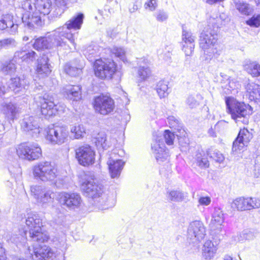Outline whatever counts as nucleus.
<instances>
[{
    "label": "nucleus",
    "mask_w": 260,
    "mask_h": 260,
    "mask_svg": "<svg viewBox=\"0 0 260 260\" xmlns=\"http://www.w3.org/2000/svg\"><path fill=\"white\" fill-rule=\"evenodd\" d=\"M196 163L201 168H207L209 166V161L204 151L198 152L196 155Z\"/></svg>",
    "instance_id": "obj_46"
},
{
    "label": "nucleus",
    "mask_w": 260,
    "mask_h": 260,
    "mask_svg": "<svg viewBox=\"0 0 260 260\" xmlns=\"http://www.w3.org/2000/svg\"><path fill=\"white\" fill-rule=\"evenodd\" d=\"M17 153L20 158L31 161L41 156L42 150L37 144L23 143L18 146Z\"/></svg>",
    "instance_id": "obj_8"
},
{
    "label": "nucleus",
    "mask_w": 260,
    "mask_h": 260,
    "mask_svg": "<svg viewBox=\"0 0 260 260\" xmlns=\"http://www.w3.org/2000/svg\"><path fill=\"white\" fill-rule=\"evenodd\" d=\"M94 143L99 148L106 149L111 146V143L107 139L106 135L104 133H100L94 138Z\"/></svg>",
    "instance_id": "obj_41"
},
{
    "label": "nucleus",
    "mask_w": 260,
    "mask_h": 260,
    "mask_svg": "<svg viewBox=\"0 0 260 260\" xmlns=\"http://www.w3.org/2000/svg\"><path fill=\"white\" fill-rule=\"evenodd\" d=\"M54 43L57 47H66V42L64 39H68L74 46V35L72 33L70 30L67 29L66 27L59 28L53 32ZM75 48V46H74Z\"/></svg>",
    "instance_id": "obj_15"
},
{
    "label": "nucleus",
    "mask_w": 260,
    "mask_h": 260,
    "mask_svg": "<svg viewBox=\"0 0 260 260\" xmlns=\"http://www.w3.org/2000/svg\"><path fill=\"white\" fill-rule=\"evenodd\" d=\"M203 99V96L200 94L195 96L191 95L186 99V103L190 108H196L199 106L201 101Z\"/></svg>",
    "instance_id": "obj_44"
},
{
    "label": "nucleus",
    "mask_w": 260,
    "mask_h": 260,
    "mask_svg": "<svg viewBox=\"0 0 260 260\" xmlns=\"http://www.w3.org/2000/svg\"><path fill=\"white\" fill-rule=\"evenodd\" d=\"M17 58L14 55L12 60L6 61L3 64L2 72L9 75L14 73L16 69V64H19Z\"/></svg>",
    "instance_id": "obj_40"
},
{
    "label": "nucleus",
    "mask_w": 260,
    "mask_h": 260,
    "mask_svg": "<svg viewBox=\"0 0 260 260\" xmlns=\"http://www.w3.org/2000/svg\"><path fill=\"white\" fill-rule=\"evenodd\" d=\"M229 21V18L225 14L220 15L219 18H217L216 20L217 22H221L220 25H225Z\"/></svg>",
    "instance_id": "obj_62"
},
{
    "label": "nucleus",
    "mask_w": 260,
    "mask_h": 260,
    "mask_svg": "<svg viewBox=\"0 0 260 260\" xmlns=\"http://www.w3.org/2000/svg\"><path fill=\"white\" fill-rule=\"evenodd\" d=\"M4 238L8 243L14 244L17 246H23L27 241L26 231L21 230L12 234L8 233Z\"/></svg>",
    "instance_id": "obj_21"
},
{
    "label": "nucleus",
    "mask_w": 260,
    "mask_h": 260,
    "mask_svg": "<svg viewBox=\"0 0 260 260\" xmlns=\"http://www.w3.org/2000/svg\"><path fill=\"white\" fill-rule=\"evenodd\" d=\"M28 250L33 260H45L46 258H51L54 255L52 249L46 245L34 247L32 250L29 247Z\"/></svg>",
    "instance_id": "obj_19"
},
{
    "label": "nucleus",
    "mask_w": 260,
    "mask_h": 260,
    "mask_svg": "<svg viewBox=\"0 0 260 260\" xmlns=\"http://www.w3.org/2000/svg\"><path fill=\"white\" fill-rule=\"evenodd\" d=\"M54 3L55 10L53 15H60L64 11L66 6L65 0H53Z\"/></svg>",
    "instance_id": "obj_47"
},
{
    "label": "nucleus",
    "mask_w": 260,
    "mask_h": 260,
    "mask_svg": "<svg viewBox=\"0 0 260 260\" xmlns=\"http://www.w3.org/2000/svg\"><path fill=\"white\" fill-rule=\"evenodd\" d=\"M247 25L251 27H258L260 26V14H255L246 21Z\"/></svg>",
    "instance_id": "obj_53"
},
{
    "label": "nucleus",
    "mask_w": 260,
    "mask_h": 260,
    "mask_svg": "<svg viewBox=\"0 0 260 260\" xmlns=\"http://www.w3.org/2000/svg\"><path fill=\"white\" fill-rule=\"evenodd\" d=\"M124 164L125 162L121 159L116 158L115 152L111 153L109 155L107 165L111 178H117L119 177Z\"/></svg>",
    "instance_id": "obj_16"
},
{
    "label": "nucleus",
    "mask_w": 260,
    "mask_h": 260,
    "mask_svg": "<svg viewBox=\"0 0 260 260\" xmlns=\"http://www.w3.org/2000/svg\"><path fill=\"white\" fill-rule=\"evenodd\" d=\"M168 120L171 127H175L179 123V120L174 116L169 117Z\"/></svg>",
    "instance_id": "obj_64"
},
{
    "label": "nucleus",
    "mask_w": 260,
    "mask_h": 260,
    "mask_svg": "<svg viewBox=\"0 0 260 260\" xmlns=\"http://www.w3.org/2000/svg\"><path fill=\"white\" fill-rule=\"evenodd\" d=\"M218 249L217 244H214L211 241L207 240L202 248V255L206 260H211L214 257Z\"/></svg>",
    "instance_id": "obj_29"
},
{
    "label": "nucleus",
    "mask_w": 260,
    "mask_h": 260,
    "mask_svg": "<svg viewBox=\"0 0 260 260\" xmlns=\"http://www.w3.org/2000/svg\"><path fill=\"white\" fill-rule=\"evenodd\" d=\"M48 61V57L46 55H43L40 58L38 59L36 72L39 78H45L50 75L51 70Z\"/></svg>",
    "instance_id": "obj_23"
},
{
    "label": "nucleus",
    "mask_w": 260,
    "mask_h": 260,
    "mask_svg": "<svg viewBox=\"0 0 260 260\" xmlns=\"http://www.w3.org/2000/svg\"><path fill=\"white\" fill-rule=\"evenodd\" d=\"M5 49L10 47H15L17 45V42L15 39L12 38H8L3 39Z\"/></svg>",
    "instance_id": "obj_60"
},
{
    "label": "nucleus",
    "mask_w": 260,
    "mask_h": 260,
    "mask_svg": "<svg viewBox=\"0 0 260 260\" xmlns=\"http://www.w3.org/2000/svg\"><path fill=\"white\" fill-rule=\"evenodd\" d=\"M39 196V198L36 201L37 203L40 204H46L52 201L54 198V193L53 191L46 188L45 191Z\"/></svg>",
    "instance_id": "obj_45"
},
{
    "label": "nucleus",
    "mask_w": 260,
    "mask_h": 260,
    "mask_svg": "<svg viewBox=\"0 0 260 260\" xmlns=\"http://www.w3.org/2000/svg\"><path fill=\"white\" fill-rule=\"evenodd\" d=\"M157 7V0H148L144 5L145 9L150 12L155 11Z\"/></svg>",
    "instance_id": "obj_55"
},
{
    "label": "nucleus",
    "mask_w": 260,
    "mask_h": 260,
    "mask_svg": "<svg viewBox=\"0 0 260 260\" xmlns=\"http://www.w3.org/2000/svg\"><path fill=\"white\" fill-rule=\"evenodd\" d=\"M13 16L11 14H5L0 17V30H4L10 27V34L14 35L17 32L18 25L13 23Z\"/></svg>",
    "instance_id": "obj_26"
},
{
    "label": "nucleus",
    "mask_w": 260,
    "mask_h": 260,
    "mask_svg": "<svg viewBox=\"0 0 260 260\" xmlns=\"http://www.w3.org/2000/svg\"><path fill=\"white\" fill-rule=\"evenodd\" d=\"M138 64L139 66L138 70V76L141 81L146 80L149 78L151 73V70L148 66V61L145 58H140L138 60Z\"/></svg>",
    "instance_id": "obj_28"
},
{
    "label": "nucleus",
    "mask_w": 260,
    "mask_h": 260,
    "mask_svg": "<svg viewBox=\"0 0 260 260\" xmlns=\"http://www.w3.org/2000/svg\"><path fill=\"white\" fill-rule=\"evenodd\" d=\"M208 27L201 33L200 40V46L204 51L203 58L207 62L214 57H218L220 54L216 44L217 30H212L210 26ZM219 27L220 26L217 25L216 28L218 29Z\"/></svg>",
    "instance_id": "obj_1"
},
{
    "label": "nucleus",
    "mask_w": 260,
    "mask_h": 260,
    "mask_svg": "<svg viewBox=\"0 0 260 260\" xmlns=\"http://www.w3.org/2000/svg\"><path fill=\"white\" fill-rule=\"evenodd\" d=\"M152 150L154 153L157 161L159 164L163 162L169 163V154L165 150V147L163 143L157 141L153 142L152 144Z\"/></svg>",
    "instance_id": "obj_22"
},
{
    "label": "nucleus",
    "mask_w": 260,
    "mask_h": 260,
    "mask_svg": "<svg viewBox=\"0 0 260 260\" xmlns=\"http://www.w3.org/2000/svg\"><path fill=\"white\" fill-rule=\"evenodd\" d=\"M240 86V85L238 82H237L234 79H229L228 83L224 85V88L226 89L225 92L226 94H229L232 92L233 91H235L238 89Z\"/></svg>",
    "instance_id": "obj_50"
},
{
    "label": "nucleus",
    "mask_w": 260,
    "mask_h": 260,
    "mask_svg": "<svg viewBox=\"0 0 260 260\" xmlns=\"http://www.w3.org/2000/svg\"><path fill=\"white\" fill-rule=\"evenodd\" d=\"M224 221V216L223 211L220 208H215L209 224L210 228L212 231H221Z\"/></svg>",
    "instance_id": "obj_25"
},
{
    "label": "nucleus",
    "mask_w": 260,
    "mask_h": 260,
    "mask_svg": "<svg viewBox=\"0 0 260 260\" xmlns=\"http://www.w3.org/2000/svg\"><path fill=\"white\" fill-rule=\"evenodd\" d=\"M28 83V81L25 79L15 77L11 78L8 82V86L15 93H18L25 89Z\"/></svg>",
    "instance_id": "obj_27"
},
{
    "label": "nucleus",
    "mask_w": 260,
    "mask_h": 260,
    "mask_svg": "<svg viewBox=\"0 0 260 260\" xmlns=\"http://www.w3.org/2000/svg\"><path fill=\"white\" fill-rule=\"evenodd\" d=\"M248 209L251 210L260 208V199L248 197Z\"/></svg>",
    "instance_id": "obj_54"
},
{
    "label": "nucleus",
    "mask_w": 260,
    "mask_h": 260,
    "mask_svg": "<svg viewBox=\"0 0 260 260\" xmlns=\"http://www.w3.org/2000/svg\"><path fill=\"white\" fill-rule=\"evenodd\" d=\"M188 197V193L180 190H172L168 192V198L172 202H181Z\"/></svg>",
    "instance_id": "obj_36"
},
{
    "label": "nucleus",
    "mask_w": 260,
    "mask_h": 260,
    "mask_svg": "<svg viewBox=\"0 0 260 260\" xmlns=\"http://www.w3.org/2000/svg\"><path fill=\"white\" fill-rule=\"evenodd\" d=\"M227 112L236 123H248L247 116L251 113V107L248 104L237 101L232 96L225 98Z\"/></svg>",
    "instance_id": "obj_2"
},
{
    "label": "nucleus",
    "mask_w": 260,
    "mask_h": 260,
    "mask_svg": "<svg viewBox=\"0 0 260 260\" xmlns=\"http://www.w3.org/2000/svg\"><path fill=\"white\" fill-rule=\"evenodd\" d=\"M76 156L80 165L87 166L94 162L95 152L91 146L84 145L76 149Z\"/></svg>",
    "instance_id": "obj_13"
},
{
    "label": "nucleus",
    "mask_w": 260,
    "mask_h": 260,
    "mask_svg": "<svg viewBox=\"0 0 260 260\" xmlns=\"http://www.w3.org/2000/svg\"><path fill=\"white\" fill-rule=\"evenodd\" d=\"M37 102L40 104L41 113L45 116L50 117L57 113V106L54 104L52 95L45 93L43 96H39Z\"/></svg>",
    "instance_id": "obj_12"
},
{
    "label": "nucleus",
    "mask_w": 260,
    "mask_h": 260,
    "mask_svg": "<svg viewBox=\"0 0 260 260\" xmlns=\"http://www.w3.org/2000/svg\"><path fill=\"white\" fill-rule=\"evenodd\" d=\"M244 68L252 77L260 76V65L256 61H247L244 65Z\"/></svg>",
    "instance_id": "obj_37"
},
{
    "label": "nucleus",
    "mask_w": 260,
    "mask_h": 260,
    "mask_svg": "<svg viewBox=\"0 0 260 260\" xmlns=\"http://www.w3.org/2000/svg\"><path fill=\"white\" fill-rule=\"evenodd\" d=\"M99 51V48L97 46H90L88 47L85 50V54L89 58L90 55L91 56L97 55Z\"/></svg>",
    "instance_id": "obj_59"
},
{
    "label": "nucleus",
    "mask_w": 260,
    "mask_h": 260,
    "mask_svg": "<svg viewBox=\"0 0 260 260\" xmlns=\"http://www.w3.org/2000/svg\"><path fill=\"white\" fill-rule=\"evenodd\" d=\"M57 47L54 43L53 33L48 37H40L35 40L33 43V47L37 50L44 49H49Z\"/></svg>",
    "instance_id": "obj_24"
},
{
    "label": "nucleus",
    "mask_w": 260,
    "mask_h": 260,
    "mask_svg": "<svg viewBox=\"0 0 260 260\" xmlns=\"http://www.w3.org/2000/svg\"><path fill=\"white\" fill-rule=\"evenodd\" d=\"M25 224L29 230L30 238L34 241L44 242L49 239L47 233L42 232V219L38 214L34 212L27 213Z\"/></svg>",
    "instance_id": "obj_4"
},
{
    "label": "nucleus",
    "mask_w": 260,
    "mask_h": 260,
    "mask_svg": "<svg viewBox=\"0 0 260 260\" xmlns=\"http://www.w3.org/2000/svg\"><path fill=\"white\" fill-rule=\"evenodd\" d=\"M195 37L192 33L189 31L185 30L184 28L182 33V41L183 44L194 43Z\"/></svg>",
    "instance_id": "obj_51"
},
{
    "label": "nucleus",
    "mask_w": 260,
    "mask_h": 260,
    "mask_svg": "<svg viewBox=\"0 0 260 260\" xmlns=\"http://www.w3.org/2000/svg\"><path fill=\"white\" fill-rule=\"evenodd\" d=\"M207 154L219 163L222 162L224 159V157L221 153L213 148L209 149L207 151Z\"/></svg>",
    "instance_id": "obj_49"
},
{
    "label": "nucleus",
    "mask_w": 260,
    "mask_h": 260,
    "mask_svg": "<svg viewBox=\"0 0 260 260\" xmlns=\"http://www.w3.org/2000/svg\"><path fill=\"white\" fill-rule=\"evenodd\" d=\"M112 54H114L115 56L119 58L123 62L127 61L125 57V51L122 47H114L111 50Z\"/></svg>",
    "instance_id": "obj_52"
},
{
    "label": "nucleus",
    "mask_w": 260,
    "mask_h": 260,
    "mask_svg": "<svg viewBox=\"0 0 260 260\" xmlns=\"http://www.w3.org/2000/svg\"><path fill=\"white\" fill-rule=\"evenodd\" d=\"M15 56L18 61V63L23 61L29 63L32 62L36 58V53L34 51L28 52L25 51H21L15 52Z\"/></svg>",
    "instance_id": "obj_35"
},
{
    "label": "nucleus",
    "mask_w": 260,
    "mask_h": 260,
    "mask_svg": "<svg viewBox=\"0 0 260 260\" xmlns=\"http://www.w3.org/2000/svg\"><path fill=\"white\" fill-rule=\"evenodd\" d=\"M254 175L255 177H258L260 175V160H256L253 170Z\"/></svg>",
    "instance_id": "obj_63"
},
{
    "label": "nucleus",
    "mask_w": 260,
    "mask_h": 260,
    "mask_svg": "<svg viewBox=\"0 0 260 260\" xmlns=\"http://www.w3.org/2000/svg\"><path fill=\"white\" fill-rule=\"evenodd\" d=\"M18 110L16 106L11 103L2 105V112L7 120H14Z\"/></svg>",
    "instance_id": "obj_33"
},
{
    "label": "nucleus",
    "mask_w": 260,
    "mask_h": 260,
    "mask_svg": "<svg viewBox=\"0 0 260 260\" xmlns=\"http://www.w3.org/2000/svg\"><path fill=\"white\" fill-rule=\"evenodd\" d=\"M206 235V229L201 221L194 220L189 223L187 229V240L190 243L199 244Z\"/></svg>",
    "instance_id": "obj_7"
},
{
    "label": "nucleus",
    "mask_w": 260,
    "mask_h": 260,
    "mask_svg": "<svg viewBox=\"0 0 260 260\" xmlns=\"http://www.w3.org/2000/svg\"><path fill=\"white\" fill-rule=\"evenodd\" d=\"M84 15L79 13L76 16H73L71 19L66 22L64 26L69 30L71 29L74 30L80 29L83 23Z\"/></svg>",
    "instance_id": "obj_32"
},
{
    "label": "nucleus",
    "mask_w": 260,
    "mask_h": 260,
    "mask_svg": "<svg viewBox=\"0 0 260 260\" xmlns=\"http://www.w3.org/2000/svg\"><path fill=\"white\" fill-rule=\"evenodd\" d=\"M21 124L24 131L29 133L32 137H38L40 133L38 117L26 116L23 118Z\"/></svg>",
    "instance_id": "obj_18"
},
{
    "label": "nucleus",
    "mask_w": 260,
    "mask_h": 260,
    "mask_svg": "<svg viewBox=\"0 0 260 260\" xmlns=\"http://www.w3.org/2000/svg\"><path fill=\"white\" fill-rule=\"evenodd\" d=\"M155 17L157 21L163 22L168 18V14L164 10H159L155 13Z\"/></svg>",
    "instance_id": "obj_57"
},
{
    "label": "nucleus",
    "mask_w": 260,
    "mask_h": 260,
    "mask_svg": "<svg viewBox=\"0 0 260 260\" xmlns=\"http://www.w3.org/2000/svg\"><path fill=\"white\" fill-rule=\"evenodd\" d=\"M46 189L44 186L34 185L30 186L31 196L37 201Z\"/></svg>",
    "instance_id": "obj_48"
},
{
    "label": "nucleus",
    "mask_w": 260,
    "mask_h": 260,
    "mask_svg": "<svg viewBox=\"0 0 260 260\" xmlns=\"http://www.w3.org/2000/svg\"><path fill=\"white\" fill-rule=\"evenodd\" d=\"M155 89L160 99L167 97L169 94L168 82L165 80L159 81L157 83Z\"/></svg>",
    "instance_id": "obj_39"
},
{
    "label": "nucleus",
    "mask_w": 260,
    "mask_h": 260,
    "mask_svg": "<svg viewBox=\"0 0 260 260\" xmlns=\"http://www.w3.org/2000/svg\"><path fill=\"white\" fill-rule=\"evenodd\" d=\"M63 92L66 98L73 101H78L81 98L79 86L67 85L63 88Z\"/></svg>",
    "instance_id": "obj_30"
},
{
    "label": "nucleus",
    "mask_w": 260,
    "mask_h": 260,
    "mask_svg": "<svg viewBox=\"0 0 260 260\" xmlns=\"http://www.w3.org/2000/svg\"><path fill=\"white\" fill-rule=\"evenodd\" d=\"M70 132L75 139H80L84 137L86 134V128L82 124L72 125Z\"/></svg>",
    "instance_id": "obj_42"
},
{
    "label": "nucleus",
    "mask_w": 260,
    "mask_h": 260,
    "mask_svg": "<svg viewBox=\"0 0 260 260\" xmlns=\"http://www.w3.org/2000/svg\"><path fill=\"white\" fill-rule=\"evenodd\" d=\"M33 174L35 177L43 182H52L57 176V170L50 161H42L34 166Z\"/></svg>",
    "instance_id": "obj_5"
},
{
    "label": "nucleus",
    "mask_w": 260,
    "mask_h": 260,
    "mask_svg": "<svg viewBox=\"0 0 260 260\" xmlns=\"http://www.w3.org/2000/svg\"><path fill=\"white\" fill-rule=\"evenodd\" d=\"M69 132L66 126H53L47 132L46 138L53 145H61L68 140Z\"/></svg>",
    "instance_id": "obj_9"
},
{
    "label": "nucleus",
    "mask_w": 260,
    "mask_h": 260,
    "mask_svg": "<svg viewBox=\"0 0 260 260\" xmlns=\"http://www.w3.org/2000/svg\"><path fill=\"white\" fill-rule=\"evenodd\" d=\"M236 9L242 15H249L252 11V9L246 3L239 0L234 1Z\"/></svg>",
    "instance_id": "obj_43"
},
{
    "label": "nucleus",
    "mask_w": 260,
    "mask_h": 260,
    "mask_svg": "<svg viewBox=\"0 0 260 260\" xmlns=\"http://www.w3.org/2000/svg\"><path fill=\"white\" fill-rule=\"evenodd\" d=\"M199 203L202 206H208L211 202L209 197H201L199 199Z\"/></svg>",
    "instance_id": "obj_61"
},
{
    "label": "nucleus",
    "mask_w": 260,
    "mask_h": 260,
    "mask_svg": "<svg viewBox=\"0 0 260 260\" xmlns=\"http://www.w3.org/2000/svg\"><path fill=\"white\" fill-rule=\"evenodd\" d=\"M81 189L87 196L95 200L96 206L105 204L104 197H103V188L95 183L94 174L91 172L85 174L80 181Z\"/></svg>",
    "instance_id": "obj_3"
},
{
    "label": "nucleus",
    "mask_w": 260,
    "mask_h": 260,
    "mask_svg": "<svg viewBox=\"0 0 260 260\" xmlns=\"http://www.w3.org/2000/svg\"><path fill=\"white\" fill-rule=\"evenodd\" d=\"M22 17V22L29 28H35L42 25L40 14L32 8V10H26Z\"/></svg>",
    "instance_id": "obj_17"
},
{
    "label": "nucleus",
    "mask_w": 260,
    "mask_h": 260,
    "mask_svg": "<svg viewBox=\"0 0 260 260\" xmlns=\"http://www.w3.org/2000/svg\"><path fill=\"white\" fill-rule=\"evenodd\" d=\"M56 200L61 206H65L70 210L79 208L82 202L79 194L64 191L57 193Z\"/></svg>",
    "instance_id": "obj_11"
},
{
    "label": "nucleus",
    "mask_w": 260,
    "mask_h": 260,
    "mask_svg": "<svg viewBox=\"0 0 260 260\" xmlns=\"http://www.w3.org/2000/svg\"><path fill=\"white\" fill-rule=\"evenodd\" d=\"M82 67L78 66L75 62H70L67 63L64 66V71L65 73L71 76H76L82 72Z\"/></svg>",
    "instance_id": "obj_38"
},
{
    "label": "nucleus",
    "mask_w": 260,
    "mask_h": 260,
    "mask_svg": "<svg viewBox=\"0 0 260 260\" xmlns=\"http://www.w3.org/2000/svg\"><path fill=\"white\" fill-rule=\"evenodd\" d=\"M164 136L165 142L167 145H172L173 144L175 135L173 133L169 130H166L164 132Z\"/></svg>",
    "instance_id": "obj_56"
},
{
    "label": "nucleus",
    "mask_w": 260,
    "mask_h": 260,
    "mask_svg": "<svg viewBox=\"0 0 260 260\" xmlns=\"http://www.w3.org/2000/svg\"><path fill=\"white\" fill-rule=\"evenodd\" d=\"M94 107L95 111L101 114L107 115L114 108L113 100L107 96L100 95L95 98Z\"/></svg>",
    "instance_id": "obj_14"
},
{
    "label": "nucleus",
    "mask_w": 260,
    "mask_h": 260,
    "mask_svg": "<svg viewBox=\"0 0 260 260\" xmlns=\"http://www.w3.org/2000/svg\"><path fill=\"white\" fill-rule=\"evenodd\" d=\"M245 89L250 101L260 100V85L252 82H249Z\"/></svg>",
    "instance_id": "obj_31"
},
{
    "label": "nucleus",
    "mask_w": 260,
    "mask_h": 260,
    "mask_svg": "<svg viewBox=\"0 0 260 260\" xmlns=\"http://www.w3.org/2000/svg\"><path fill=\"white\" fill-rule=\"evenodd\" d=\"M194 48V43L182 44V50L184 51L186 56H190L192 54Z\"/></svg>",
    "instance_id": "obj_58"
},
{
    "label": "nucleus",
    "mask_w": 260,
    "mask_h": 260,
    "mask_svg": "<svg viewBox=\"0 0 260 260\" xmlns=\"http://www.w3.org/2000/svg\"><path fill=\"white\" fill-rule=\"evenodd\" d=\"M252 138V135L246 128L241 129L236 139L234 141L232 147L233 152L243 149L247 146Z\"/></svg>",
    "instance_id": "obj_20"
},
{
    "label": "nucleus",
    "mask_w": 260,
    "mask_h": 260,
    "mask_svg": "<svg viewBox=\"0 0 260 260\" xmlns=\"http://www.w3.org/2000/svg\"><path fill=\"white\" fill-rule=\"evenodd\" d=\"M22 8L24 10H32V8L44 15H48L53 6L51 0H24Z\"/></svg>",
    "instance_id": "obj_10"
},
{
    "label": "nucleus",
    "mask_w": 260,
    "mask_h": 260,
    "mask_svg": "<svg viewBox=\"0 0 260 260\" xmlns=\"http://www.w3.org/2000/svg\"><path fill=\"white\" fill-rule=\"evenodd\" d=\"M248 197H243L237 198L231 203V208L238 211H244L248 209Z\"/></svg>",
    "instance_id": "obj_34"
},
{
    "label": "nucleus",
    "mask_w": 260,
    "mask_h": 260,
    "mask_svg": "<svg viewBox=\"0 0 260 260\" xmlns=\"http://www.w3.org/2000/svg\"><path fill=\"white\" fill-rule=\"evenodd\" d=\"M94 69L96 77L102 79H110L116 71V65L112 60L96 59Z\"/></svg>",
    "instance_id": "obj_6"
}]
</instances>
